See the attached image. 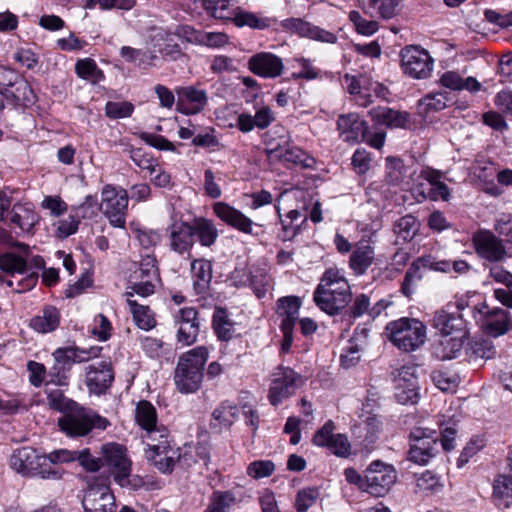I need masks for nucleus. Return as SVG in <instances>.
<instances>
[{
	"label": "nucleus",
	"mask_w": 512,
	"mask_h": 512,
	"mask_svg": "<svg viewBox=\"0 0 512 512\" xmlns=\"http://www.w3.org/2000/svg\"><path fill=\"white\" fill-rule=\"evenodd\" d=\"M47 401L50 408L65 413L58 421L60 429L68 436L79 437L88 434L93 428L105 429L109 422L92 410L81 408L64 396L60 389L46 386Z\"/></svg>",
	"instance_id": "nucleus-1"
},
{
	"label": "nucleus",
	"mask_w": 512,
	"mask_h": 512,
	"mask_svg": "<svg viewBox=\"0 0 512 512\" xmlns=\"http://www.w3.org/2000/svg\"><path fill=\"white\" fill-rule=\"evenodd\" d=\"M351 297L350 285L344 272L335 267L325 270L313 294L315 304L330 315L344 309Z\"/></svg>",
	"instance_id": "nucleus-2"
},
{
	"label": "nucleus",
	"mask_w": 512,
	"mask_h": 512,
	"mask_svg": "<svg viewBox=\"0 0 512 512\" xmlns=\"http://www.w3.org/2000/svg\"><path fill=\"white\" fill-rule=\"evenodd\" d=\"M208 357L206 346H197L180 355L174 371V383L180 393H195L200 389Z\"/></svg>",
	"instance_id": "nucleus-3"
},
{
	"label": "nucleus",
	"mask_w": 512,
	"mask_h": 512,
	"mask_svg": "<svg viewBox=\"0 0 512 512\" xmlns=\"http://www.w3.org/2000/svg\"><path fill=\"white\" fill-rule=\"evenodd\" d=\"M98 456L90 450L79 454L80 465L88 472H97L104 469L113 476L115 482L124 485L126 476H130L132 462L124 453V450H100Z\"/></svg>",
	"instance_id": "nucleus-4"
},
{
	"label": "nucleus",
	"mask_w": 512,
	"mask_h": 512,
	"mask_svg": "<svg viewBox=\"0 0 512 512\" xmlns=\"http://www.w3.org/2000/svg\"><path fill=\"white\" fill-rule=\"evenodd\" d=\"M15 247L20 255L12 252H6L0 255V269L11 274V278L6 281L7 285L14 288L17 293H23L31 290L38 281L37 273L26 274V257L29 255V246L23 243H17Z\"/></svg>",
	"instance_id": "nucleus-5"
},
{
	"label": "nucleus",
	"mask_w": 512,
	"mask_h": 512,
	"mask_svg": "<svg viewBox=\"0 0 512 512\" xmlns=\"http://www.w3.org/2000/svg\"><path fill=\"white\" fill-rule=\"evenodd\" d=\"M421 268L443 273L454 271L456 274L463 275L470 271L471 265L465 260H436L431 255L421 256L412 263L405 274L401 291L406 297L413 294L415 284L421 280Z\"/></svg>",
	"instance_id": "nucleus-6"
},
{
	"label": "nucleus",
	"mask_w": 512,
	"mask_h": 512,
	"mask_svg": "<svg viewBox=\"0 0 512 512\" xmlns=\"http://www.w3.org/2000/svg\"><path fill=\"white\" fill-rule=\"evenodd\" d=\"M386 330L393 345L405 352L416 351L427 339L426 326L415 318L403 317L392 321Z\"/></svg>",
	"instance_id": "nucleus-7"
},
{
	"label": "nucleus",
	"mask_w": 512,
	"mask_h": 512,
	"mask_svg": "<svg viewBox=\"0 0 512 512\" xmlns=\"http://www.w3.org/2000/svg\"><path fill=\"white\" fill-rule=\"evenodd\" d=\"M128 202V193L124 188L113 184L103 186L101 190L100 210L113 227H125Z\"/></svg>",
	"instance_id": "nucleus-8"
},
{
	"label": "nucleus",
	"mask_w": 512,
	"mask_h": 512,
	"mask_svg": "<svg viewBox=\"0 0 512 512\" xmlns=\"http://www.w3.org/2000/svg\"><path fill=\"white\" fill-rule=\"evenodd\" d=\"M304 383L300 374L285 366H278L270 375L268 401L273 406H278L288 399Z\"/></svg>",
	"instance_id": "nucleus-9"
},
{
	"label": "nucleus",
	"mask_w": 512,
	"mask_h": 512,
	"mask_svg": "<svg viewBox=\"0 0 512 512\" xmlns=\"http://www.w3.org/2000/svg\"><path fill=\"white\" fill-rule=\"evenodd\" d=\"M401 68L413 79H427L431 76L434 59L430 53L419 45H408L401 49Z\"/></svg>",
	"instance_id": "nucleus-10"
},
{
	"label": "nucleus",
	"mask_w": 512,
	"mask_h": 512,
	"mask_svg": "<svg viewBox=\"0 0 512 512\" xmlns=\"http://www.w3.org/2000/svg\"><path fill=\"white\" fill-rule=\"evenodd\" d=\"M471 242L476 255L490 263L502 262L508 255L505 241L489 229L479 228L474 231Z\"/></svg>",
	"instance_id": "nucleus-11"
},
{
	"label": "nucleus",
	"mask_w": 512,
	"mask_h": 512,
	"mask_svg": "<svg viewBox=\"0 0 512 512\" xmlns=\"http://www.w3.org/2000/svg\"><path fill=\"white\" fill-rule=\"evenodd\" d=\"M474 319L493 337L501 336L512 329L510 314L501 308L490 309L486 303L475 305Z\"/></svg>",
	"instance_id": "nucleus-12"
},
{
	"label": "nucleus",
	"mask_w": 512,
	"mask_h": 512,
	"mask_svg": "<svg viewBox=\"0 0 512 512\" xmlns=\"http://www.w3.org/2000/svg\"><path fill=\"white\" fill-rule=\"evenodd\" d=\"M40 450H17L10 458V465L18 473L24 475H41L43 478L50 474L51 460Z\"/></svg>",
	"instance_id": "nucleus-13"
},
{
	"label": "nucleus",
	"mask_w": 512,
	"mask_h": 512,
	"mask_svg": "<svg viewBox=\"0 0 512 512\" xmlns=\"http://www.w3.org/2000/svg\"><path fill=\"white\" fill-rule=\"evenodd\" d=\"M107 481L108 477L89 485L82 500L84 512H114L115 498Z\"/></svg>",
	"instance_id": "nucleus-14"
},
{
	"label": "nucleus",
	"mask_w": 512,
	"mask_h": 512,
	"mask_svg": "<svg viewBox=\"0 0 512 512\" xmlns=\"http://www.w3.org/2000/svg\"><path fill=\"white\" fill-rule=\"evenodd\" d=\"M177 95L176 110L186 116L201 113L208 104L206 90L189 85L175 89Z\"/></svg>",
	"instance_id": "nucleus-15"
},
{
	"label": "nucleus",
	"mask_w": 512,
	"mask_h": 512,
	"mask_svg": "<svg viewBox=\"0 0 512 512\" xmlns=\"http://www.w3.org/2000/svg\"><path fill=\"white\" fill-rule=\"evenodd\" d=\"M456 430L448 427L439 434L435 430L415 427L410 433V448H431L439 441L442 448H454Z\"/></svg>",
	"instance_id": "nucleus-16"
},
{
	"label": "nucleus",
	"mask_w": 512,
	"mask_h": 512,
	"mask_svg": "<svg viewBox=\"0 0 512 512\" xmlns=\"http://www.w3.org/2000/svg\"><path fill=\"white\" fill-rule=\"evenodd\" d=\"M343 85L351 95L356 96V102L361 106H367L373 102V97H381L383 91L382 84L371 82L365 76L357 78L356 76L346 74L343 77Z\"/></svg>",
	"instance_id": "nucleus-17"
},
{
	"label": "nucleus",
	"mask_w": 512,
	"mask_h": 512,
	"mask_svg": "<svg viewBox=\"0 0 512 512\" xmlns=\"http://www.w3.org/2000/svg\"><path fill=\"white\" fill-rule=\"evenodd\" d=\"M254 109V115L249 112L237 114L236 123L234 125L230 124V127H235L242 133H249L254 129L264 130L275 120L274 113L269 105L257 103Z\"/></svg>",
	"instance_id": "nucleus-18"
},
{
	"label": "nucleus",
	"mask_w": 512,
	"mask_h": 512,
	"mask_svg": "<svg viewBox=\"0 0 512 512\" xmlns=\"http://www.w3.org/2000/svg\"><path fill=\"white\" fill-rule=\"evenodd\" d=\"M85 370V384L90 393L101 395L111 387L114 381V371L110 361L104 360L88 365Z\"/></svg>",
	"instance_id": "nucleus-19"
},
{
	"label": "nucleus",
	"mask_w": 512,
	"mask_h": 512,
	"mask_svg": "<svg viewBox=\"0 0 512 512\" xmlns=\"http://www.w3.org/2000/svg\"><path fill=\"white\" fill-rule=\"evenodd\" d=\"M167 227L170 249L180 255H189L194 245L193 227L182 219H171Z\"/></svg>",
	"instance_id": "nucleus-20"
},
{
	"label": "nucleus",
	"mask_w": 512,
	"mask_h": 512,
	"mask_svg": "<svg viewBox=\"0 0 512 512\" xmlns=\"http://www.w3.org/2000/svg\"><path fill=\"white\" fill-rule=\"evenodd\" d=\"M247 65L253 74L267 79L279 77L284 70L282 59L271 52H259L252 55Z\"/></svg>",
	"instance_id": "nucleus-21"
},
{
	"label": "nucleus",
	"mask_w": 512,
	"mask_h": 512,
	"mask_svg": "<svg viewBox=\"0 0 512 512\" xmlns=\"http://www.w3.org/2000/svg\"><path fill=\"white\" fill-rule=\"evenodd\" d=\"M213 213L226 225L244 234H252L254 223L243 212L226 202H215L212 206Z\"/></svg>",
	"instance_id": "nucleus-22"
},
{
	"label": "nucleus",
	"mask_w": 512,
	"mask_h": 512,
	"mask_svg": "<svg viewBox=\"0 0 512 512\" xmlns=\"http://www.w3.org/2000/svg\"><path fill=\"white\" fill-rule=\"evenodd\" d=\"M449 307L450 305H447V308ZM433 327L440 332L441 336H469L467 322L463 316L460 313L449 312L448 309L435 312Z\"/></svg>",
	"instance_id": "nucleus-23"
},
{
	"label": "nucleus",
	"mask_w": 512,
	"mask_h": 512,
	"mask_svg": "<svg viewBox=\"0 0 512 512\" xmlns=\"http://www.w3.org/2000/svg\"><path fill=\"white\" fill-rule=\"evenodd\" d=\"M102 347L92 346L89 349H82L75 346L57 348L52 356L55 365L69 370L74 363L87 362L100 355Z\"/></svg>",
	"instance_id": "nucleus-24"
},
{
	"label": "nucleus",
	"mask_w": 512,
	"mask_h": 512,
	"mask_svg": "<svg viewBox=\"0 0 512 512\" xmlns=\"http://www.w3.org/2000/svg\"><path fill=\"white\" fill-rule=\"evenodd\" d=\"M8 220L14 228H19L21 232L31 233L39 222V215L32 203H16L9 213Z\"/></svg>",
	"instance_id": "nucleus-25"
},
{
	"label": "nucleus",
	"mask_w": 512,
	"mask_h": 512,
	"mask_svg": "<svg viewBox=\"0 0 512 512\" xmlns=\"http://www.w3.org/2000/svg\"><path fill=\"white\" fill-rule=\"evenodd\" d=\"M471 171L482 184L484 192L491 196H500L502 194L500 187L494 183V177L497 173L493 162L484 158L477 159Z\"/></svg>",
	"instance_id": "nucleus-26"
},
{
	"label": "nucleus",
	"mask_w": 512,
	"mask_h": 512,
	"mask_svg": "<svg viewBox=\"0 0 512 512\" xmlns=\"http://www.w3.org/2000/svg\"><path fill=\"white\" fill-rule=\"evenodd\" d=\"M336 426L332 420H327L313 436V444L322 448H349V441L345 434L336 433Z\"/></svg>",
	"instance_id": "nucleus-27"
},
{
	"label": "nucleus",
	"mask_w": 512,
	"mask_h": 512,
	"mask_svg": "<svg viewBox=\"0 0 512 512\" xmlns=\"http://www.w3.org/2000/svg\"><path fill=\"white\" fill-rule=\"evenodd\" d=\"M337 127L341 137L347 142H358L367 130L366 123L355 113L341 115L338 118Z\"/></svg>",
	"instance_id": "nucleus-28"
},
{
	"label": "nucleus",
	"mask_w": 512,
	"mask_h": 512,
	"mask_svg": "<svg viewBox=\"0 0 512 512\" xmlns=\"http://www.w3.org/2000/svg\"><path fill=\"white\" fill-rule=\"evenodd\" d=\"M439 84L452 91L466 90L476 93L481 90V83L474 77L464 78L458 71L448 70L443 72L439 77Z\"/></svg>",
	"instance_id": "nucleus-29"
},
{
	"label": "nucleus",
	"mask_w": 512,
	"mask_h": 512,
	"mask_svg": "<svg viewBox=\"0 0 512 512\" xmlns=\"http://www.w3.org/2000/svg\"><path fill=\"white\" fill-rule=\"evenodd\" d=\"M302 305L298 296H284L277 300L276 312L281 320L280 328H294L299 320V310Z\"/></svg>",
	"instance_id": "nucleus-30"
},
{
	"label": "nucleus",
	"mask_w": 512,
	"mask_h": 512,
	"mask_svg": "<svg viewBox=\"0 0 512 512\" xmlns=\"http://www.w3.org/2000/svg\"><path fill=\"white\" fill-rule=\"evenodd\" d=\"M60 320V311L55 306L46 305L37 315L30 319L29 327L35 332L47 334L58 328Z\"/></svg>",
	"instance_id": "nucleus-31"
},
{
	"label": "nucleus",
	"mask_w": 512,
	"mask_h": 512,
	"mask_svg": "<svg viewBox=\"0 0 512 512\" xmlns=\"http://www.w3.org/2000/svg\"><path fill=\"white\" fill-rule=\"evenodd\" d=\"M468 336L450 335L442 336L433 347L434 355L440 360H451L457 358L463 348Z\"/></svg>",
	"instance_id": "nucleus-32"
},
{
	"label": "nucleus",
	"mask_w": 512,
	"mask_h": 512,
	"mask_svg": "<svg viewBox=\"0 0 512 512\" xmlns=\"http://www.w3.org/2000/svg\"><path fill=\"white\" fill-rule=\"evenodd\" d=\"M407 171L403 161L397 157H386V186L395 191L405 190L409 182L406 180Z\"/></svg>",
	"instance_id": "nucleus-33"
},
{
	"label": "nucleus",
	"mask_w": 512,
	"mask_h": 512,
	"mask_svg": "<svg viewBox=\"0 0 512 512\" xmlns=\"http://www.w3.org/2000/svg\"><path fill=\"white\" fill-rule=\"evenodd\" d=\"M290 142L291 137L284 128H274L270 131L265 141V151L269 159L278 161L291 144Z\"/></svg>",
	"instance_id": "nucleus-34"
},
{
	"label": "nucleus",
	"mask_w": 512,
	"mask_h": 512,
	"mask_svg": "<svg viewBox=\"0 0 512 512\" xmlns=\"http://www.w3.org/2000/svg\"><path fill=\"white\" fill-rule=\"evenodd\" d=\"M212 327L220 341L228 342L236 336V323L224 308H216L213 314Z\"/></svg>",
	"instance_id": "nucleus-35"
},
{
	"label": "nucleus",
	"mask_w": 512,
	"mask_h": 512,
	"mask_svg": "<svg viewBox=\"0 0 512 512\" xmlns=\"http://www.w3.org/2000/svg\"><path fill=\"white\" fill-rule=\"evenodd\" d=\"M374 260L373 248L363 242H359L352 251L349 259V267L356 275H362L370 267Z\"/></svg>",
	"instance_id": "nucleus-36"
},
{
	"label": "nucleus",
	"mask_w": 512,
	"mask_h": 512,
	"mask_svg": "<svg viewBox=\"0 0 512 512\" xmlns=\"http://www.w3.org/2000/svg\"><path fill=\"white\" fill-rule=\"evenodd\" d=\"M305 195L306 193L300 189L286 191L281 194L280 200L285 203L293 200L299 201L296 208L290 209L284 219L289 220L290 223H299V226L307 220V215L303 213V211L307 210Z\"/></svg>",
	"instance_id": "nucleus-37"
},
{
	"label": "nucleus",
	"mask_w": 512,
	"mask_h": 512,
	"mask_svg": "<svg viewBox=\"0 0 512 512\" xmlns=\"http://www.w3.org/2000/svg\"><path fill=\"white\" fill-rule=\"evenodd\" d=\"M152 41L158 51L170 60H177L183 55L181 47L177 43H172V33L167 30H154Z\"/></svg>",
	"instance_id": "nucleus-38"
},
{
	"label": "nucleus",
	"mask_w": 512,
	"mask_h": 512,
	"mask_svg": "<svg viewBox=\"0 0 512 512\" xmlns=\"http://www.w3.org/2000/svg\"><path fill=\"white\" fill-rule=\"evenodd\" d=\"M492 499L499 508L512 506V477L500 474L493 481Z\"/></svg>",
	"instance_id": "nucleus-39"
},
{
	"label": "nucleus",
	"mask_w": 512,
	"mask_h": 512,
	"mask_svg": "<svg viewBox=\"0 0 512 512\" xmlns=\"http://www.w3.org/2000/svg\"><path fill=\"white\" fill-rule=\"evenodd\" d=\"M233 23L238 27L247 26L252 29L263 30L271 27L276 20L261 16L260 14L237 9L233 16Z\"/></svg>",
	"instance_id": "nucleus-40"
},
{
	"label": "nucleus",
	"mask_w": 512,
	"mask_h": 512,
	"mask_svg": "<svg viewBox=\"0 0 512 512\" xmlns=\"http://www.w3.org/2000/svg\"><path fill=\"white\" fill-rule=\"evenodd\" d=\"M178 450H146V458L162 473H171L180 459Z\"/></svg>",
	"instance_id": "nucleus-41"
},
{
	"label": "nucleus",
	"mask_w": 512,
	"mask_h": 512,
	"mask_svg": "<svg viewBox=\"0 0 512 512\" xmlns=\"http://www.w3.org/2000/svg\"><path fill=\"white\" fill-rule=\"evenodd\" d=\"M127 304L135 324L140 329L149 331L156 326L155 315L148 306L139 304L137 301L129 298L127 299Z\"/></svg>",
	"instance_id": "nucleus-42"
},
{
	"label": "nucleus",
	"mask_w": 512,
	"mask_h": 512,
	"mask_svg": "<svg viewBox=\"0 0 512 512\" xmlns=\"http://www.w3.org/2000/svg\"><path fill=\"white\" fill-rule=\"evenodd\" d=\"M135 418L138 425L148 432V437L155 439L157 415L154 406L148 401H140L136 407Z\"/></svg>",
	"instance_id": "nucleus-43"
},
{
	"label": "nucleus",
	"mask_w": 512,
	"mask_h": 512,
	"mask_svg": "<svg viewBox=\"0 0 512 512\" xmlns=\"http://www.w3.org/2000/svg\"><path fill=\"white\" fill-rule=\"evenodd\" d=\"M193 236L196 235L202 246H212L218 238V230L212 220L196 218L193 225Z\"/></svg>",
	"instance_id": "nucleus-44"
},
{
	"label": "nucleus",
	"mask_w": 512,
	"mask_h": 512,
	"mask_svg": "<svg viewBox=\"0 0 512 512\" xmlns=\"http://www.w3.org/2000/svg\"><path fill=\"white\" fill-rule=\"evenodd\" d=\"M384 464L380 460H376L370 464L366 470L364 477L365 487L364 491L374 496H381L384 491V475H376L375 473L381 472Z\"/></svg>",
	"instance_id": "nucleus-45"
},
{
	"label": "nucleus",
	"mask_w": 512,
	"mask_h": 512,
	"mask_svg": "<svg viewBox=\"0 0 512 512\" xmlns=\"http://www.w3.org/2000/svg\"><path fill=\"white\" fill-rule=\"evenodd\" d=\"M445 108L446 98L441 93H429L417 102V113L424 119Z\"/></svg>",
	"instance_id": "nucleus-46"
},
{
	"label": "nucleus",
	"mask_w": 512,
	"mask_h": 512,
	"mask_svg": "<svg viewBox=\"0 0 512 512\" xmlns=\"http://www.w3.org/2000/svg\"><path fill=\"white\" fill-rule=\"evenodd\" d=\"M278 161L286 165H293L300 168H312L315 165V159L312 156L301 148L291 144Z\"/></svg>",
	"instance_id": "nucleus-47"
},
{
	"label": "nucleus",
	"mask_w": 512,
	"mask_h": 512,
	"mask_svg": "<svg viewBox=\"0 0 512 512\" xmlns=\"http://www.w3.org/2000/svg\"><path fill=\"white\" fill-rule=\"evenodd\" d=\"M420 228V223L416 217L412 215H405L401 217L394 225V232L397 238L403 242L411 241Z\"/></svg>",
	"instance_id": "nucleus-48"
},
{
	"label": "nucleus",
	"mask_w": 512,
	"mask_h": 512,
	"mask_svg": "<svg viewBox=\"0 0 512 512\" xmlns=\"http://www.w3.org/2000/svg\"><path fill=\"white\" fill-rule=\"evenodd\" d=\"M76 74L93 84L104 80L103 72L98 68L96 62L91 58H85L77 61L75 65Z\"/></svg>",
	"instance_id": "nucleus-49"
},
{
	"label": "nucleus",
	"mask_w": 512,
	"mask_h": 512,
	"mask_svg": "<svg viewBox=\"0 0 512 512\" xmlns=\"http://www.w3.org/2000/svg\"><path fill=\"white\" fill-rule=\"evenodd\" d=\"M120 54L126 61L143 68L152 65L153 61L157 58V56L152 52L135 49L130 46H123L120 50Z\"/></svg>",
	"instance_id": "nucleus-50"
},
{
	"label": "nucleus",
	"mask_w": 512,
	"mask_h": 512,
	"mask_svg": "<svg viewBox=\"0 0 512 512\" xmlns=\"http://www.w3.org/2000/svg\"><path fill=\"white\" fill-rule=\"evenodd\" d=\"M436 173L434 171H422L415 184L411 188V193L417 202L427 200L431 192L432 183Z\"/></svg>",
	"instance_id": "nucleus-51"
},
{
	"label": "nucleus",
	"mask_w": 512,
	"mask_h": 512,
	"mask_svg": "<svg viewBox=\"0 0 512 512\" xmlns=\"http://www.w3.org/2000/svg\"><path fill=\"white\" fill-rule=\"evenodd\" d=\"M237 413L236 406L224 403L214 410L211 424L214 428H228L234 423Z\"/></svg>",
	"instance_id": "nucleus-52"
},
{
	"label": "nucleus",
	"mask_w": 512,
	"mask_h": 512,
	"mask_svg": "<svg viewBox=\"0 0 512 512\" xmlns=\"http://www.w3.org/2000/svg\"><path fill=\"white\" fill-rule=\"evenodd\" d=\"M203 8L216 19L233 20L236 10L230 8L228 0H203Z\"/></svg>",
	"instance_id": "nucleus-53"
},
{
	"label": "nucleus",
	"mask_w": 512,
	"mask_h": 512,
	"mask_svg": "<svg viewBox=\"0 0 512 512\" xmlns=\"http://www.w3.org/2000/svg\"><path fill=\"white\" fill-rule=\"evenodd\" d=\"M131 230L144 249L155 247L161 241V234L157 230L148 229L134 223L131 224Z\"/></svg>",
	"instance_id": "nucleus-54"
},
{
	"label": "nucleus",
	"mask_w": 512,
	"mask_h": 512,
	"mask_svg": "<svg viewBox=\"0 0 512 512\" xmlns=\"http://www.w3.org/2000/svg\"><path fill=\"white\" fill-rule=\"evenodd\" d=\"M80 220L78 215L71 210L67 218L59 219L53 223L55 235L60 239H65L75 234L78 230Z\"/></svg>",
	"instance_id": "nucleus-55"
},
{
	"label": "nucleus",
	"mask_w": 512,
	"mask_h": 512,
	"mask_svg": "<svg viewBox=\"0 0 512 512\" xmlns=\"http://www.w3.org/2000/svg\"><path fill=\"white\" fill-rule=\"evenodd\" d=\"M249 285L257 298H263L271 288V277L262 269L251 272Z\"/></svg>",
	"instance_id": "nucleus-56"
},
{
	"label": "nucleus",
	"mask_w": 512,
	"mask_h": 512,
	"mask_svg": "<svg viewBox=\"0 0 512 512\" xmlns=\"http://www.w3.org/2000/svg\"><path fill=\"white\" fill-rule=\"evenodd\" d=\"M112 325L111 322L103 314H98L94 317L90 325L91 334L99 341H107L111 336Z\"/></svg>",
	"instance_id": "nucleus-57"
},
{
	"label": "nucleus",
	"mask_w": 512,
	"mask_h": 512,
	"mask_svg": "<svg viewBox=\"0 0 512 512\" xmlns=\"http://www.w3.org/2000/svg\"><path fill=\"white\" fill-rule=\"evenodd\" d=\"M98 210H100V203L97 197L93 195H87L81 204L72 207V211L80 219L92 218L97 215Z\"/></svg>",
	"instance_id": "nucleus-58"
},
{
	"label": "nucleus",
	"mask_w": 512,
	"mask_h": 512,
	"mask_svg": "<svg viewBox=\"0 0 512 512\" xmlns=\"http://www.w3.org/2000/svg\"><path fill=\"white\" fill-rule=\"evenodd\" d=\"M191 272L196 279L197 286H204L211 280L212 267L206 260H195L191 265Z\"/></svg>",
	"instance_id": "nucleus-59"
},
{
	"label": "nucleus",
	"mask_w": 512,
	"mask_h": 512,
	"mask_svg": "<svg viewBox=\"0 0 512 512\" xmlns=\"http://www.w3.org/2000/svg\"><path fill=\"white\" fill-rule=\"evenodd\" d=\"M349 19L355 26L356 31L364 36H370L378 31L377 22L364 19L358 11H351Z\"/></svg>",
	"instance_id": "nucleus-60"
},
{
	"label": "nucleus",
	"mask_w": 512,
	"mask_h": 512,
	"mask_svg": "<svg viewBox=\"0 0 512 512\" xmlns=\"http://www.w3.org/2000/svg\"><path fill=\"white\" fill-rule=\"evenodd\" d=\"M41 208L48 210L50 215L53 217H60L67 212L68 205L60 196L49 195L45 196L42 200Z\"/></svg>",
	"instance_id": "nucleus-61"
},
{
	"label": "nucleus",
	"mask_w": 512,
	"mask_h": 512,
	"mask_svg": "<svg viewBox=\"0 0 512 512\" xmlns=\"http://www.w3.org/2000/svg\"><path fill=\"white\" fill-rule=\"evenodd\" d=\"M493 229L498 236L506 238L505 242L512 243V214H499L494 220Z\"/></svg>",
	"instance_id": "nucleus-62"
},
{
	"label": "nucleus",
	"mask_w": 512,
	"mask_h": 512,
	"mask_svg": "<svg viewBox=\"0 0 512 512\" xmlns=\"http://www.w3.org/2000/svg\"><path fill=\"white\" fill-rule=\"evenodd\" d=\"M319 496L317 488L302 489L297 493L295 507L298 512H306Z\"/></svg>",
	"instance_id": "nucleus-63"
},
{
	"label": "nucleus",
	"mask_w": 512,
	"mask_h": 512,
	"mask_svg": "<svg viewBox=\"0 0 512 512\" xmlns=\"http://www.w3.org/2000/svg\"><path fill=\"white\" fill-rule=\"evenodd\" d=\"M234 496L226 492H215L211 498L208 508L212 512H228L230 506L234 503Z\"/></svg>",
	"instance_id": "nucleus-64"
}]
</instances>
